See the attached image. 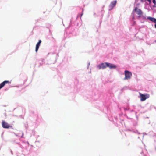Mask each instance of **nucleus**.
Instances as JSON below:
<instances>
[{
	"label": "nucleus",
	"mask_w": 156,
	"mask_h": 156,
	"mask_svg": "<svg viewBox=\"0 0 156 156\" xmlns=\"http://www.w3.org/2000/svg\"><path fill=\"white\" fill-rule=\"evenodd\" d=\"M2 126L4 128L9 129L12 128V126L10 125L8 123L4 120H3L2 122Z\"/></svg>",
	"instance_id": "3"
},
{
	"label": "nucleus",
	"mask_w": 156,
	"mask_h": 156,
	"mask_svg": "<svg viewBox=\"0 0 156 156\" xmlns=\"http://www.w3.org/2000/svg\"><path fill=\"white\" fill-rule=\"evenodd\" d=\"M107 67H109L110 69H115L116 68V66L115 65L108 63Z\"/></svg>",
	"instance_id": "8"
},
{
	"label": "nucleus",
	"mask_w": 156,
	"mask_h": 156,
	"mask_svg": "<svg viewBox=\"0 0 156 156\" xmlns=\"http://www.w3.org/2000/svg\"><path fill=\"white\" fill-rule=\"evenodd\" d=\"M155 28H156V22L155 23Z\"/></svg>",
	"instance_id": "13"
},
{
	"label": "nucleus",
	"mask_w": 156,
	"mask_h": 156,
	"mask_svg": "<svg viewBox=\"0 0 156 156\" xmlns=\"http://www.w3.org/2000/svg\"><path fill=\"white\" fill-rule=\"evenodd\" d=\"M153 2L155 5H156V2L155 1V0H153Z\"/></svg>",
	"instance_id": "11"
},
{
	"label": "nucleus",
	"mask_w": 156,
	"mask_h": 156,
	"mask_svg": "<svg viewBox=\"0 0 156 156\" xmlns=\"http://www.w3.org/2000/svg\"><path fill=\"white\" fill-rule=\"evenodd\" d=\"M11 82L8 80H5L0 84V89L3 87L5 84H10Z\"/></svg>",
	"instance_id": "6"
},
{
	"label": "nucleus",
	"mask_w": 156,
	"mask_h": 156,
	"mask_svg": "<svg viewBox=\"0 0 156 156\" xmlns=\"http://www.w3.org/2000/svg\"><path fill=\"white\" fill-rule=\"evenodd\" d=\"M140 98V100L142 101L145 100L147 99L149 97V94H146V95L140 93H139Z\"/></svg>",
	"instance_id": "1"
},
{
	"label": "nucleus",
	"mask_w": 156,
	"mask_h": 156,
	"mask_svg": "<svg viewBox=\"0 0 156 156\" xmlns=\"http://www.w3.org/2000/svg\"><path fill=\"white\" fill-rule=\"evenodd\" d=\"M106 67H108L107 63V62L102 63L98 66V67L99 69H104Z\"/></svg>",
	"instance_id": "4"
},
{
	"label": "nucleus",
	"mask_w": 156,
	"mask_h": 156,
	"mask_svg": "<svg viewBox=\"0 0 156 156\" xmlns=\"http://www.w3.org/2000/svg\"><path fill=\"white\" fill-rule=\"evenodd\" d=\"M133 13H136L138 15L139 17H140L142 16V12L141 10H134L133 12Z\"/></svg>",
	"instance_id": "7"
},
{
	"label": "nucleus",
	"mask_w": 156,
	"mask_h": 156,
	"mask_svg": "<svg viewBox=\"0 0 156 156\" xmlns=\"http://www.w3.org/2000/svg\"><path fill=\"white\" fill-rule=\"evenodd\" d=\"M125 80H127L130 79L132 75V73L127 70L125 71Z\"/></svg>",
	"instance_id": "2"
},
{
	"label": "nucleus",
	"mask_w": 156,
	"mask_h": 156,
	"mask_svg": "<svg viewBox=\"0 0 156 156\" xmlns=\"http://www.w3.org/2000/svg\"><path fill=\"white\" fill-rule=\"evenodd\" d=\"M155 42L156 43V40L155 41Z\"/></svg>",
	"instance_id": "16"
},
{
	"label": "nucleus",
	"mask_w": 156,
	"mask_h": 156,
	"mask_svg": "<svg viewBox=\"0 0 156 156\" xmlns=\"http://www.w3.org/2000/svg\"><path fill=\"white\" fill-rule=\"evenodd\" d=\"M134 10H137V8H135Z\"/></svg>",
	"instance_id": "14"
},
{
	"label": "nucleus",
	"mask_w": 156,
	"mask_h": 156,
	"mask_svg": "<svg viewBox=\"0 0 156 156\" xmlns=\"http://www.w3.org/2000/svg\"><path fill=\"white\" fill-rule=\"evenodd\" d=\"M147 19L152 22L154 23H155L156 22V19L154 18L151 17H148Z\"/></svg>",
	"instance_id": "10"
},
{
	"label": "nucleus",
	"mask_w": 156,
	"mask_h": 156,
	"mask_svg": "<svg viewBox=\"0 0 156 156\" xmlns=\"http://www.w3.org/2000/svg\"><path fill=\"white\" fill-rule=\"evenodd\" d=\"M117 3V1L114 0L111 2L110 4L109 5V8L112 9L115 6Z\"/></svg>",
	"instance_id": "5"
},
{
	"label": "nucleus",
	"mask_w": 156,
	"mask_h": 156,
	"mask_svg": "<svg viewBox=\"0 0 156 156\" xmlns=\"http://www.w3.org/2000/svg\"><path fill=\"white\" fill-rule=\"evenodd\" d=\"M83 13L81 14V16H82V15H83Z\"/></svg>",
	"instance_id": "15"
},
{
	"label": "nucleus",
	"mask_w": 156,
	"mask_h": 156,
	"mask_svg": "<svg viewBox=\"0 0 156 156\" xmlns=\"http://www.w3.org/2000/svg\"><path fill=\"white\" fill-rule=\"evenodd\" d=\"M148 1L150 3H151V0H146Z\"/></svg>",
	"instance_id": "12"
},
{
	"label": "nucleus",
	"mask_w": 156,
	"mask_h": 156,
	"mask_svg": "<svg viewBox=\"0 0 156 156\" xmlns=\"http://www.w3.org/2000/svg\"><path fill=\"white\" fill-rule=\"evenodd\" d=\"M41 42V40H39L36 46V49H35V51L37 52L38 49L39 47L40 46V44Z\"/></svg>",
	"instance_id": "9"
}]
</instances>
